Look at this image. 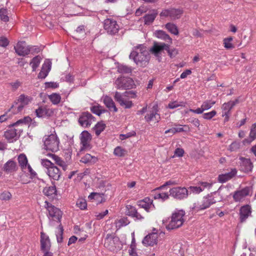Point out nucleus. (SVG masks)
<instances>
[{"mask_svg": "<svg viewBox=\"0 0 256 256\" xmlns=\"http://www.w3.org/2000/svg\"><path fill=\"white\" fill-rule=\"evenodd\" d=\"M9 44V42L8 40L5 37H0V46L6 48L8 46Z\"/></svg>", "mask_w": 256, "mask_h": 256, "instance_id": "nucleus-63", "label": "nucleus"}, {"mask_svg": "<svg viewBox=\"0 0 256 256\" xmlns=\"http://www.w3.org/2000/svg\"><path fill=\"white\" fill-rule=\"evenodd\" d=\"M32 120V119L29 116H26L24 118L20 119L16 122L13 124V126H18V128H22V126L23 124H28Z\"/></svg>", "mask_w": 256, "mask_h": 256, "instance_id": "nucleus-39", "label": "nucleus"}, {"mask_svg": "<svg viewBox=\"0 0 256 256\" xmlns=\"http://www.w3.org/2000/svg\"><path fill=\"white\" fill-rule=\"evenodd\" d=\"M154 36L158 38L169 42L170 43L172 42V38L164 30H157L154 32Z\"/></svg>", "mask_w": 256, "mask_h": 256, "instance_id": "nucleus-30", "label": "nucleus"}, {"mask_svg": "<svg viewBox=\"0 0 256 256\" xmlns=\"http://www.w3.org/2000/svg\"><path fill=\"white\" fill-rule=\"evenodd\" d=\"M18 162L20 166L22 169H24L26 168L28 165V159L26 156L24 154H20L18 157Z\"/></svg>", "mask_w": 256, "mask_h": 256, "instance_id": "nucleus-38", "label": "nucleus"}, {"mask_svg": "<svg viewBox=\"0 0 256 256\" xmlns=\"http://www.w3.org/2000/svg\"><path fill=\"white\" fill-rule=\"evenodd\" d=\"M114 100L118 102L120 104H122V103H123V100H124L122 95L120 94V93L116 92L115 93V95L114 96Z\"/></svg>", "mask_w": 256, "mask_h": 256, "instance_id": "nucleus-62", "label": "nucleus"}, {"mask_svg": "<svg viewBox=\"0 0 256 256\" xmlns=\"http://www.w3.org/2000/svg\"><path fill=\"white\" fill-rule=\"evenodd\" d=\"M251 214L250 207L248 205H245L240 209V219L241 222H244Z\"/></svg>", "mask_w": 256, "mask_h": 256, "instance_id": "nucleus-26", "label": "nucleus"}, {"mask_svg": "<svg viewBox=\"0 0 256 256\" xmlns=\"http://www.w3.org/2000/svg\"><path fill=\"white\" fill-rule=\"evenodd\" d=\"M41 164L43 166L46 167L48 170L49 168L54 166L53 163L48 159H42Z\"/></svg>", "mask_w": 256, "mask_h": 256, "instance_id": "nucleus-58", "label": "nucleus"}, {"mask_svg": "<svg viewBox=\"0 0 256 256\" xmlns=\"http://www.w3.org/2000/svg\"><path fill=\"white\" fill-rule=\"evenodd\" d=\"M114 100L118 102L120 104H122V103H123V100H124L122 95L120 94V93L116 92L115 93V95L114 96Z\"/></svg>", "mask_w": 256, "mask_h": 256, "instance_id": "nucleus-61", "label": "nucleus"}, {"mask_svg": "<svg viewBox=\"0 0 256 256\" xmlns=\"http://www.w3.org/2000/svg\"><path fill=\"white\" fill-rule=\"evenodd\" d=\"M58 232L56 234V240L58 243H61L63 240L64 228L61 223L58 225Z\"/></svg>", "mask_w": 256, "mask_h": 256, "instance_id": "nucleus-44", "label": "nucleus"}, {"mask_svg": "<svg viewBox=\"0 0 256 256\" xmlns=\"http://www.w3.org/2000/svg\"><path fill=\"white\" fill-rule=\"evenodd\" d=\"M137 204L140 208H144L147 212H149L152 206H154L152 204V200L148 197L138 201Z\"/></svg>", "mask_w": 256, "mask_h": 256, "instance_id": "nucleus-24", "label": "nucleus"}, {"mask_svg": "<svg viewBox=\"0 0 256 256\" xmlns=\"http://www.w3.org/2000/svg\"><path fill=\"white\" fill-rule=\"evenodd\" d=\"M250 142H251L256 138V124H254L252 126L250 133Z\"/></svg>", "mask_w": 256, "mask_h": 256, "instance_id": "nucleus-54", "label": "nucleus"}, {"mask_svg": "<svg viewBox=\"0 0 256 256\" xmlns=\"http://www.w3.org/2000/svg\"><path fill=\"white\" fill-rule=\"evenodd\" d=\"M115 84L118 89L129 90L135 86L134 81L130 78L120 77L118 78Z\"/></svg>", "mask_w": 256, "mask_h": 256, "instance_id": "nucleus-9", "label": "nucleus"}, {"mask_svg": "<svg viewBox=\"0 0 256 256\" xmlns=\"http://www.w3.org/2000/svg\"><path fill=\"white\" fill-rule=\"evenodd\" d=\"M169 192L170 196L178 200L186 198L188 195V190L185 187H174L170 188Z\"/></svg>", "mask_w": 256, "mask_h": 256, "instance_id": "nucleus-10", "label": "nucleus"}, {"mask_svg": "<svg viewBox=\"0 0 256 256\" xmlns=\"http://www.w3.org/2000/svg\"><path fill=\"white\" fill-rule=\"evenodd\" d=\"M8 14V10L6 8H2L0 9V18L4 22H7L9 20Z\"/></svg>", "mask_w": 256, "mask_h": 256, "instance_id": "nucleus-48", "label": "nucleus"}, {"mask_svg": "<svg viewBox=\"0 0 256 256\" xmlns=\"http://www.w3.org/2000/svg\"><path fill=\"white\" fill-rule=\"evenodd\" d=\"M76 205L81 210H85L87 207L86 200L84 198H78L76 201Z\"/></svg>", "mask_w": 256, "mask_h": 256, "instance_id": "nucleus-51", "label": "nucleus"}, {"mask_svg": "<svg viewBox=\"0 0 256 256\" xmlns=\"http://www.w3.org/2000/svg\"><path fill=\"white\" fill-rule=\"evenodd\" d=\"M158 14V10H153L150 12V13H148L146 14L144 17V22L145 24L149 25L153 22L156 18Z\"/></svg>", "mask_w": 256, "mask_h": 256, "instance_id": "nucleus-27", "label": "nucleus"}, {"mask_svg": "<svg viewBox=\"0 0 256 256\" xmlns=\"http://www.w3.org/2000/svg\"><path fill=\"white\" fill-rule=\"evenodd\" d=\"M184 154V150L181 148H176L174 150V156H176L178 157H182Z\"/></svg>", "mask_w": 256, "mask_h": 256, "instance_id": "nucleus-64", "label": "nucleus"}, {"mask_svg": "<svg viewBox=\"0 0 256 256\" xmlns=\"http://www.w3.org/2000/svg\"><path fill=\"white\" fill-rule=\"evenodd\" d=\"M184 215L185 212L183 210L173 213L170 220L166 226L167 230H174L180 227L184 222L183 217Z\"/></svg>", "mask_w": 256, "mask_h": 256, "instance_id": "nucleus-3", "label": "nucleus"}, {"mask_svg": "<svg viewBox=\"0 0 256 256\" xmlns=\"http://www.w3.org/2000/svg\"><path fill=\"white\" fill-rule=\"evenodd\" d=\"M47 174L50 178L54 180H60L62 176L60 169L55 166L49 168Z\"/></svg>", "mask_w": 256, "mask_h": 256, "instance_id": "nucleus-19", "label": "nucleus"}, {"mask_svg": "<svg viewBox=\"0 0 256 256\" xmlns=\"http://www.w3.org/2000/svg\"><path fill=\"white\" fill-rule=\"evenodd\" d=\"M104 28L110 34H114L118 32L119 26L117 22L111 18H107L104 22Z\"/></svg>", "mask_w": 256, "mask_h": 256, "instance_id": "nucleus-12", "label": "nucleus"}, {"mask_svg": "<svg viewBox=\"0 0 256 256\" xmlns=\"http://www.w3.org/2000/svg\"><path fill=\"white\" fill-rule=\"evenodd\" d=\"M215 104L216 102L214 100H206L203 102L202 106L204 110H206L210 108Z\"/></svg>", "mask_w": 256, "mask_h": 256, "instance_id": "nucleus-50", "label": "nucleus"}, {"mask_svg": "<svg viewBox=\"0 0 256 256\" xmlns=\"http://www.w3.org/2000/svg\"><path fill=\"white\" fill-rule=\"evenodd\" d=\"M40 62V57L39 56H36L34 57L30 62V65L32 66V71L34 72L36 68L38 66Z\"/></svg>", "mask_w": 256, "mask_h": 256, "instance_id": "nucleus-43", "label": "nucleus"}, {"mask_svg": "<svg viewBox=\"0 0 256 256\" xmlns=\"http://www.w3.org/2000/svg\"><path fill=\"white\" fill-rule=\"evenodd\" d=\"M80 144L82 145L80 150H90V142L92 140L90 134L86 130L83 131L80 135Z\"/></svg>", "mask_w": 256, "mask_h": 256, "instance_id": "nucleus-14", "label": "nucleus"}, {"mask_svg": "<svg viewBox=\"0 0 256 256\" xmlns=\"http://www.w3.org/2000/svg\"><path fill=\"white\" fill-rule=\"evenodd\" d=\"M2 170L7 174L14 172L18 170L16 163L12 160H9L4 165Z\"/></svg>", "mask_w": 256, "mask_h": 256, "instance_id": "nucleus-23", "label": "nucleus"}, {"mask_svg": "<svg viewBox=\"0 0 256 256\" xmlns=\"http://www.w3.org/2000/svg\"><path fill=\"white\" fill-rule=\"evenodd\" d=\"M126 152V150L120 146H116L114 151V154L119 157L124 156Z\"/></svg>", "mask_w": 256, "mask_h": 256, "instance_id": "nucleus-47", "label": "nucleus"}, {"mask_svg": "<svg viewBox=\"0 0 256 256\" xmlns=\"http://www.w3.org/2000/svg\"><path fill=\"white\" fill-rule=\"evenodd\" d=\"M183 11L180 9L170 8V17L172 20L178 19L181 16Z\"/></svg>", "mask_w": 256, "mask_h": 256, "instance_id": "nucleus-35", "label": "nucleus"}, {"mask_svg": "<svg viewBox=\"0 0 256 256\" xmlns=\"http://www.w3.org/2000/svg\"><path fill=\"white\" fill-rule=\"evenodd\" d=\"M51 246L49 237L44 232L40 234V248L42 252L49 250Z\"/></svg>", "mask_w": 256, "mask_h": 256, "instance_id": "nucleus-18", "label": "nucleus"}, {"mask_svg": "<svg viewBox=\"0 0 256 256\" xmlns=\"http://www.w3.org/2000/svg\"><path fill=\"white\" fill-rule=\"evenodd\" d=\"M44 194L50 198H54L56 194V190L55 185L46 186L42 191Z\"/></svg>", "mask_w": 256, "mask_h": 256, "instance_id": "nucleus-31", "label": "nucleus"}, {"mask_svg": "<svg viewBox=\"0 0 256 256\" xmlns=\"http://www.w3.org/2000/svg\"><path fill=\"white\" fill-rule=\"evenodd\" d=\"M45 208L48 212L49 218H52L54 220L60 223V220L62 217V212L58 208H56L48 201H45Z\"/></svg>", "mask_w": 256, "mask_h": 256, "instance_id": "nucleus-8", "label": "nucleus"}, {"mask_svg": "<svg viewBox=\"0 0 256 256\" xmlns=\"http://www.w3.org/2000/svg\"><path fill=\"white\" fill-rule=\"evenodd\" d=\"M251 192V188L246 186L240 190L236 191L233 194V198L236 202H240L245 196H248Z\"/></svg>", "mask_w": 256, "mask_h": 256, "instance_id": "nucleus-16", "label": "nucleus"}, {"mask_svg": "<svg viewBox=\"0 0 256 256\" xmlns=\"http://www.w3.org/2000/svg\"><path fill=\"white\" fill-rule=\"evenodd\" d=\"M168 48V44L154 42L152 46L150 48V52L156 57H159L162 52Z\"/></svg>", "mask_w": 256, "mask_h": 256, "instance_id": "nucleus-15", "label": "nucleus"}, {"mask_svg": "<svg viewBox=\"0 0 256 256\" xmlns=\"http://www.w3.org/2000/svg\"><path fill=\"white\" fill-rule=\"evenodd\" d=\"M50 110L49 109H47L44 107H40L38 108L36 110V114L38 117L42 118L45 116H48V112Z\"/></svg>", "mask_w": 256, "mask_h": 256, "instance_id": "nucleus-41", "label": "nucleus"}, {"mask_svg": "<svg viewBox=\"0 0 256 256\" xmlns=\"http://www.w3.org/2000/svg\"><path fill=\"white\" fill-rule=\"evenodd\" d=\"M240 143L236 142H234L230 146L228 150L231 152L236 151L240 148Z\"/></svg>", "mask_w": 256, "mask_h": 256, "instance_id": "nucleus-57", "label": "nucleus"}, {"mask_svg": "<svg viewBox=\"0 0 256 256\" xmlns=\"http://www.w3.org/2000/svg\"><path fill=\"white\" fill-rule=\"evenodd\" d=\"M129 58L132 60L137 66L144 68L148 64L150 56L144 45L139 44L133 48Z\"/></svg>", "mask_w": 256, "mask_h": 256, "instance_id": "nucleus-1", "label": "nucleus"}, {"mask_svg": "<svg viewBox=\"0 0 256 256\" xmlns=\"http://www.w3.org/2000/svg\"><path fill=\"white\" fill-rule=\"evenodd\" d=\"M86 34L85 26L84 25L80 26L74 32L75 36H78L80 35L84 36Z\"/></svg>", "mask_w": 256, "mask_h": 256, "instance_id": "nucleus-53", "label": "nucleus"}, {"mask_svg": "<svg viewBox=\"0 0 256 256\" xmlns=\"http://www.w3.org/2000/svg\"><path fill=\"white\" fill-rule=\"evenodd\" d=\"M236 173L237 170L236 168L232 169L230 172L219 175L218 180L220 182H225L234 176Z\"/></svg>", "mask_w": 256, "mask_h": 256, "instance_id": "nucleus-25", "label": "nucleus"}, {"mask_svg": "<svg viewBox=\"0 0 256 256\" xmlns=\"http://www.w3.org/2000/svg\"><path fill=\"white\" fill-rule=\"evenodd\" d=\"M216 114V112L213 110L210 112H206L203 114L202 117L204 119L210 120Z\"/></svg>", "mask_w": 256, "mask_h": 256, "instance_id": "nucleus-56", "label": "nucleus"}, {"mask_svg": "<svg viewBox=\"0 0 256 256\" xmlns=\"http://www.w3.org/2000/svg\"><path fill=\"white\" fill-rule=\"evenodd\" d=\"M238 100H236L234 101H230L227 103H224L222 104V108L224 111L222 114V116H225V120H228L229 117V112L230 110L235 106L236 104L238 102Z\"/></svg>", "mask_w": 256, "mask_h": 256, "instance_id": "nucleus-21", "label": "nucleus"}, {"mask_svg": "<svg viewBox=\"0 0 256 256\" xmlns=\"http://www.w3.org/2000/svg\"><path fill=\"white\" fill-rule=\"evenodd\" d=\"M176 182L174 181L168 180L164 183L163 185L157 188H156V190H160L164 188L166 186H170V185H175L176 184Z\"/></svg>", "mask_w": 256, "mask_h": 256, "instance_id": "nucleus-60", "label": "nucleus"}, {"mask_svg": "<svg viewBox=\"0 0 256 256\" xmlns=\"http://www.w3.org/2000/svg\"><path fill=\"white\" fill-rule=\"evenodd\" d=\"M132 68L130 66L124 64H119L118 66V72L122 74H131Z\"/></svg>", "mask_w": 256, "mask_h": 256, "instance_id": "nucleus-36", "label": "nucleus"}, {"mask_svg": "<svg viewBox=\"0 0 256 256\" xmlns=\"http://www.w3.org/2000/svg\"><path fill=\"white\" fill-rule=\"evenodd\" d=\"M240 170L244 172H248L252 171L253 165L250 158H240Z\"/></svg>", "mask_w": 256, "mask_h": 256, "instance_id": "nucleus-20", "label": "nucleus"}, {"mask_svg": "<svg viewBox=\"0 0 256 256\" xmlns=\"http://www.w3.org/2000/svg\"><path fill=\"white\" fill-rule=\"evenodd\" d=\"M98 160V158L96 156L86 154L81 158L80 162L85 164H93L96 162Z\"/></svg>", "mask_w": 256, "mask_h": 256, "instance_id": "nucleus-29", "label": "nucleus"}, {"mask_svg": "<svg viewBox=\"0 0 256 256\" xmlns=\"http://www.w3.org/2000/svg\"><path fill=\"white\" fill-rule=\"evenodd\" d=\"M136 132L132 131L130 132H128L126 134H121L120 136V138L122 140H124L126 138H129L130 137L136 136Z\"/></svg>", "mask_w": 256, "mask_h": 256, "instance_id": "nucleus-59", "label": "nucleus"}, {"mask_svg": "<svg viewBox=\"0 0 256 256\" xmlns=\"http://www.w3.org/2000/svg\"><path fill=\"white\" fill-rule=\"evenodd\" d=\"M46 155L51 157L54 160L56 164L62 167L64 170L66 171L67 170L68 164L60 158L51 153H48Z\"/></svg>", "mask_w": 256, "mask_h": 256, "instance_id": "nucleus-28", "label": "nucleus"}, {"mask_svg": "<svg viewBox=\"0 0 256 256\" xmlns=\"http://www.w3.org/2000/svg\"><path fill=\"white\" fill-rule=\"evenodd\" d=\"M44 148L46 150L56 152L59 150L60 142L56 134H51L44 140Z\"/></svg>", "mask_w": 256, "mask_h": 256, "instance_id": "nucleus-6", "label": "nucleus"}, {"mask_svg": "<svg viewBox=\"0 0 256 256\" xmlns=\"http://www.w3.org/2000/svg\"><path fill=\"white\" fill-rule=\"evenodd\" d=\"M216 200L212 197V193L204 196L202 199L193 204L192 209L196 212L208 208L212 204H215Z\"/></svg>", "mask_w": 256, "mask_h": 256, "instance_id": "nucleus-4", "label": "nucleus"}, {"mask_svg": "<svg viewBox=\"0 0 256 256\" xmlns=\"http://www.w3.org/2000/svg\"><path fill=\"white\" fill-rule=\"evenodd\" d=\"M52 66L51 62L48 60L46 61L42 64V70L38 74L39 78H44L48 75L49 72Z\"/></svg>", "mask_w": 256, "mask_h": 256, "instance_id": "nucleus-22", "label": "nucleus"}, {"mask_svg": "<svg viewBox=\"0 0 256 256\" xmlns=\"http://www.w3.org/2000/svg\"><path fill=\"white\" fill-rule=\"evenodd\" d=\"M137 210L136 208L132 205H126V206L125 213L127 216L132 217L134 215Z\"/></svg>", "mask_w": 256, "mask_h": 256, "instance_id": "nucleus-46", "label": "nucleus"}, {"mask_svg": "<svg viewBox=\"0 0 256 256\" xmlns=\"http://www.w3.org/2000/svg\"><path fill=\"white\" fill-rule=\"evenodd\" d=\"M48 98L54 104H58L61 100L60 96L56 93H52L49 95Z\"/></svg>", "mask_w": 256, "mask_h": 256, "instance_id": "nucleus-42", "label": "nucleus"}, {"mask_svg": "<svg viewBox=\"0 0 256 256\" xmlns=\"http://www.w3.org/2000/svg\"><path fill=\"white\" fill-rule=\"evenodd\" d=\"M94 121V117L88 112H82L78 120L79 124L84 128L90 126L92 122Z\"/></svg>", "mask_w": 256, "mask_h": 256, "instance_id": "nucleus-11", "label": "nucleus"}, {"mask_svg": "<svg viewBox=\"0 0 256 256\" xmlns=\"http://www.w3.org/2000/svg\"><path fill=\"white\" fill-rule=\"evenodd\" d=\"M158 190H156V189L154 190V194H153V198L155 200L159 199L164 202L169 198L170 195V194H168V192H158Z\"/></svg>", "mask_w": 256, "mask_h": 256, "instance_id": "nucleus-33", "label": "nucleus"}, {"mask_svg": "<svg viewBox=\"0 0 256 256\" xmlns=\"http://www.w3.org/2000/svg\"><path fill=\"white\" fill-rule=\"evenodd\" d=\"M106 126L102 122H98L94 128L96 134L98 136L100 133L105 129Z\"/></svg>", "mask_w": 256, "mask_h": 256, "instance_id": "nucleus-40", "label": "nucleus"}, {"mask_svg": "<svg viewBox=\"0 0 256 256\" xmlns=\"http://www.w3.org/2000/svg\"><path fill=\"white\" fill-rule=\"evenodd\" d=\"M23 132V128L13 126V124H10L8 129L4 132V136L9 142H12L14 140L18 139Z\"/></svg>", "mask_w": 256, "mask_h": 256, "instance_id": "nucleus-7", "label": "nucleus"}, {"mask_svg": "<svg viewBox=\"0 0 256 256\" xmlns=\"http://www.w3.org/2000/svg\"><path fill=\"white\" fill-rule=\"evenodd\" d=\"M158 234L152 232L146 236L142 240V244L146 246H153L156 244Z\"/></svg>", "mask_w": 256, "mask_h": 256, "instance_id": "nucleus-17", "label": "nucleus"}, {"mask_svg": "<svg viewBox=\"0 0 256 256\" xmlns=\"http://www.w3.org/2000/svg\"><path fill=\"white\" fill-rule=\"evenodd\" d=\"M30 48V46H27L26 42L24 41L18 42L14 47L16 52L20 56H25L28 54Z\"/></svg>", "mask_w": 256, "mask_h": 256, "instance_id": "nucleus-13", "label": "nucleus"}, {"mask_svg": "<svg viewBox=\"0 0 256 256\" xmlns=\"http://www.w3.org/2000/svg\"><path fill=\"white\" fill-rule=\"evenodd\" d=\"M165 28L171 34L174 35L178 34V30L175 24L171 22H168L165 25Z\"/></svg>", "mask_w": 256, "mask_h": 256, "instance_id": "nucleus-37", "label": "nucleus"}, {"mask_svg": "<svg viewBox=\"0 0 256 256\" xmlns=\"http://www.w3.org/2000/svg\"><path fill=\"white\" fill-rule=\"evenodd\" d=\"M104 246L112 252H118L122 248L120 238L114 234H108L104 238Z\"/></svg>", "mask_w": 256, "mask_h": 256, "instance_id": "nucleus-2", "label": "nucleus"}, {"mask_svg": "<svg viewBox=\"0 0 256 256\" xmlns=\"http://www.w3.org/2000/svg\"><path fill=\"white\" fill-rule=\"evenodd\" d=\"M12 196L11 194L8 191L0 192V200H9L12 198Z\"/></svg>", "mask_w": 256, "mask_h": 256, "instance_id": "nucleus-52", "label": "nucleus"}, {"mask_svg": "<svg viewBox=\"0 0 256 256\" xmlns=\"http://www.w3.org/2000/svg\"><path fill=\"white\" fill-rule=\"evenodd\" d=\"M101 106H94L90 108V110L92 112L98 116H100L102 113L106 112L105 110H102L100 108Z\"/></svg>", "mask_w": 256, "mask_h": 256, "instance_id": "nucleus-49", "label": "nucleus"}, {"mask_svg": "<svg viewBox=\"0 0 256 256\" xmlns=\"http://www.w3.org/2000/svg\"><path fill=\"white\" fill-rule=\"evenodd\" d=\"M31 98L24 94L20 96L18 99L14 101V104L9 109L14 114H16L23 110L24 108L30 102Z\"/></svg>", "mask_w": 256, "mask_h": 256, "instance_id": "nucleus-5", "label": "nucleus"}, {"mask_svg": "<svg viewBox=\"0 0 256 256\" xmlns=\"http://www.w3.org/2000/svg\"><path fill=\"white\" fill-rule=\"evenodd\" d=\"M104 102L110 110H112L114 112H116L118 111V108H116L114 102L110 97L106 96L104 98Z\"/></svg>", "mask_w": 256, "mask_h": 256, "instance_id": "nucleus-32", "label": "nucleus"}, {"mask_svg": "<svg viewBox=\"0 0 256 256\" xmlns=\"http://www.w3.org/2000/svg\"><path fill=\"white\" fill-rule=\"evenodd\" d=\"M158 105H154L153 106L152 111H150V114H148L146 115L144 118L147 122H150L151 120H154V118H156V115H158L157 112L158 110Z\"/></svg>", "mask_w": 256, "mask_h": 256, "instance_id": "nucleus-34", "label": "nucleus"}, {"mask_svg": "<svg viewBox=\"0 0 256 256\" xmlns=\"http://www.w3.org/2000/svg\"><path fill=\"white\" fill-rule=\"evenodd\" d=\"M233 38L232 36H230L224 39V47L228 50H232L234 48V46L231 43Z\"/></svg>", "mask_w": 256, "mask_h": 256, "instance_id": "nucleus-45", "label": "nucleus"}, {"mask_svg": "<svg viewBox=\"0 0 256 256\" xmlns=\"http://www.w3.org/2000/svg\"><path fill=\"white\" fill-rule=\"evenodd\" d=\"M179 106H184V102H178L177 101H174L172 102H170L168 105V108L170 109H174L175 108H178Z\"/></svg>", "mask_w": 256, "mask_h": 256, "instance_id": "nucleus-55", "label": "nucleus"}]
</instances>
